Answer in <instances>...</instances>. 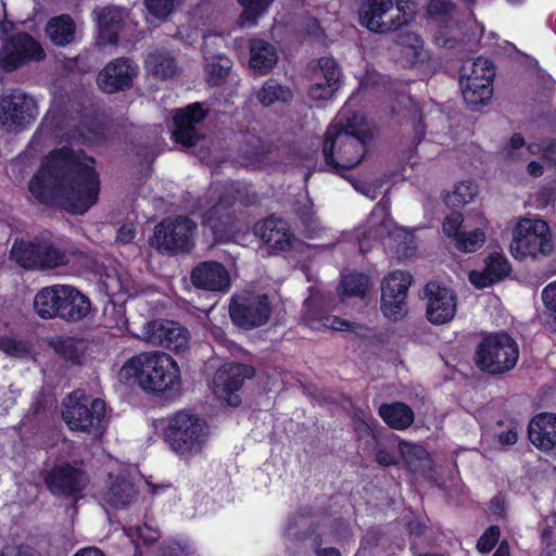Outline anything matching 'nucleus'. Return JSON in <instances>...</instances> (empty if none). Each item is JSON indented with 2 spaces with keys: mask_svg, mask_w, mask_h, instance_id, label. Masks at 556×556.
I'll return each mask as SVG.
<instances>
[{
  "mask_svg": "<svg viewBox=\"0 0 556 556\" xmlns=\"http://www.w3.org/2000/svg\"><path fill=\"white\" fill-rule=\"evenodd\" d=\"M525 146L526 141L523 136L520 132H515L506 143L505 150L507 151L508 154H510V151L518 150Z\"/></svg>",
  "mask_w": 556,
  "mask_h": 556,
  "instance_id": "680f3d73",
  "label": "nucleus"
},
{
  "mask_svg": "<svg viewBox=\"0 0 556 556\" xmlns=\"http://www.w3.org/2000/svg\"><path fill=\"white\" fill-rule=\"evenodd\" d=\"M455 197L462 204H467L473 201L477 194V186L471 181H462L455 186Z\"/></svg>",
  "mask_w": 556,
  "mask_h": 556,
  "instance_id": "864d4df0",
  "label": "nucleus"
},
{
  "mask_svg": "<svg viewBox=\"0 0 556 556\" xmlns=\"http://www.w3.org/2000/svg\"><path fill=\"white\" fill-rule=\"evenodd\" d=\"M301 320L305 326L316 331L327 329L346 331L352 329V323L329 314L324 307L323 300L314 296L304 301Z\"/></svg>",
  "mask_w": 556,
  "mask_h": 556,
  "instance_id": "5701e85b",
  "label": "nucleus"
},
{
  "mask_svg": "<svg viewBox=\"0 0 556 556\" xmlns=\"http://www.w3.org/2000/svg\"><path fill=\"white\" fill-rule=\"evenodd\" d=\"M70 147L53 149L28 184V191L41 204L59 205L83 215L99 200L100 175L92 156Z\"/></svg>",
  "mask_w": 556,
  "mask_h": 556,
  "instance_id": "f257e3e1",
  "label": "nucleus"
},
{
  "mask_svg": "<svg viewBox=\"0 0 556 556\" xmlns=\"http://www.w3.org/2000/svg\"><path fill=\"white\" fill-rule=\"evenodd\" d=\"M485 242V233L481 228L471 231H463L454 241V247L464 253H473L478 251Z\"/></svg>",
  "mask_w": 556,
  "mask_h": 556,
  "instance_id": "37998d69",
  "label": "nucleus"
},
{
  "mask_svg": "<svg viewBox=\"0 0 556 556\" xmlns=\"http://www.w3.org/2000/svg\"><path fill=\"white\" fill-rule=\"evenodd\" d=\"M519 359V345L506 331L485 333L478 343L473 361L485 374L497 376L515 368Z\"/></svg>",
  "mask_w": 556,
  "mask_h": 556,
  "instance_id": "39448f33",
  "label": "nucleus"
},
{
  "mask_svg": "<svg viewBox=\"0 0 556 556\" xmlns=\"http://www.w3.org/2000/svg\"><path fill=\"white\" fill-rule=\"evenodd\" d=\"M51 41L56 46H66L74 40L76 26L67 14L52 17L46 27Z\"/></svg>",
  "mask_w": 556,
  "mask_h": 556,
  "instance_id": "4c0bfd02",
  "label": "nucleus"
},
{
  "mask_svg": "<svg viewBox=\"0 0 556 556\" xmlns=\"http://www.w3.org/2000/svg\"><path fill=\"white\" fill-rule=\"evenodd\" d=\"M501 529L497 525L488 527L477 541V549L481 554H489L498 543Z\"/></svg>",
  "mask_w": 556,
  "mask_h": 556,
  "instance_id": "a18cd8bd",
  "label": "nucleus"
},
{
  "mask_svg": "<svg viewBox=\"0 0 556 556\" xmlns=\"http://www.w3.org/2000/svg\"><path fill=\"white\" fill-rule=\"evenodd\" d=\"M521 429V422L516 418H511L508 422V428L497 433V442L502 446H511L516 444L519 438V430Z\"/></svg>",
  "mask_w": 556,
  "mask_h": 556,
  "instance_id": "3c124183",
  "label": "nucleus"
},
{
  "mask_svg": "<svg viewBox=\"0 0 556 556\" xmlns=\"http://www.w3.org/2000/svg\"><path fill=\"white\" fill-rule=\"evenodd\" d=\"M208 113L210 110L201 102H193L176 109L173 113L172 139L174 142L184 149L194 148L203 138L195 126L202 123Z\"/></svg>",
  "mask_w": 556,
  "mask_h": 556,
  "instance_id": "f3484780",
  "label": "nucleus"
},
{
  "mask_svg": "<svg viewBox=\"0 0 556 556\" xmlns=\"http://www.w3.org/2000/svg\"><path fill=\"white\" fill-rule=\"evenodd\" d=\"M0 351L4 352L10 356H15L26 351L25 344L22 341L13 339L11 337L0 338Z\"/></svg>",
  "mask_w": 556,
  "mask_h": 556,
  "instance_id": "5fc2aeb1",
  "label": "nucleus"
},
{
  "mask_svg": "<svg viewBox=\"0 0 556 556\" xmlns=\"http://www.w3.org/2000/svg\"><path fill=\"white\" fill-rule=\"evenodd\" d=\"M426 317L432 325H444L453 320L458 298L456 292L438 280H430L424 287Z\"/></svg>",
  "mask_w": 556,
  "mask_h": 556,
  "instance_id": "dca6fc26",
  "label": "nucleus"
},
{
  "mask_svg": "<svg viewBox=\"0 0 556 556\" xmlns=\"http://www.w3.org/2000/svg\"><path fill=\"white\" fill-rule=\"evenodd\" d=\"M220 191L232 205L239 202L243 207H251L258 202V195L251 184L231 180L226 182Z\"/></svg>",
  "mask_w": 556,
  "mask_h": 556,
  "instance_id": "e433bc0d",
  "label": "nucleus"
},
{
  "mask_svg": "<svg viewBox=\"0 0 556 556\" xmlns=\"http://www.w3.org/2000/svg\"><path fill=\"white\" fill-rule=\"evenodd\" d=\"M462 92L467 106L476 111L493 96V81H479L460 78Z\"/></svg>",
  "mask_w": 556,
  "mask_h": 556,
  "instance_id": "72a5a7b5",
  "label": "nucleus"
},
{
  "mask_svg": "<svg viewBox=\"0 0 556 556\" xmlns=\"http://www.w3.org/2000/svg\"><path fill=\"white\" fill-rule=\"evenodd\" d=\"M254 232L266 247L277 252H289L294 248L295 235L283 218L270 215L255 224Z\"/></svg>",
  "mask_w": 556,
  "mask_h": 556,
  "instance_id": "4be33fe9",
  "label": "nucleus"
},
{
  "mask_svg": "<svg viewBox=\"0 0 556 556\" xmlns=\"http://www.w3.org/2000/svg\"><path fill=\"white\" fill-rule=\"evenodd\" d=\"M255 369L247 364L230 363L220 367L213 378L214 392L224 399L231 407H238L241 404L239 391L242 389L247 379H252Z\"/></svg>",
  "mask_w": 556,
  "mask_h": 556,
  "instance_id": "6ab92c4d",
  "label": "nucleus"
},
{
  "mask_svg": "<svg viewBox=\"0 0 556 556\" xmlns=\"http://www.w3.org/2000/svg\"><path fill=\"white\" fill-rule=\"evenodd\" d=\"M201 223L210 228L217 242L229 241L239 230V220L235 205L226 201L219 191L216 201L201 215Z\"/></svg>",
  "mask_w": 556,
  "mask_h": 556,
  "instance_id": "a211bd4d",
  "label": "nucleus"
},
{
  "mask_svg": "<svg viewBox=\"0 0 556 556\" xmlns=\"http://www.w3.org/2000/svg\"><path fill=\"white\" fill-rule=\"evenodd\" d=\"M554 243L548 224L542 218H520L513 229L510 253L517 261L548 256Z\"/></svg>",
  "mask_w": 556,
  "mask_h": 556,
  "instance_id": "0eeeda50",
  "label": "nucleus"
},
{
  "mask_svg": "<svg viewBox=\"0 0 556 556\" xmlns=\"http://www.w3.org/2000/svg\"><path fill=\"white\" fill-rule=\"evenodd\" d=\"M146 68L161 79L172 78L177 72V62L173 55L164 50L149 53L144 60Z\"/></svg>",
  "mask_w": 556,
  "mask_h": 556,
  "instance_id": "c9c22d12",
  "label": "nucleus"
},
{
  "mask_svg": "<svg viewBox=\"0 0 556 556\" xmlns=\"http://www.w3.org/2000/svg\"><path fill=\"white\" fill-rule=\"evenodd\" d=\"M463 224L464 215L460 212L453 211L444 218L442 223V231L447 238H451L454 242L464 231L462 229Z\"/></svg>",
  "mask_w": 556,
  "mask_h": 556,
  "instance_id": "49530a36",
  "label": "nucleus"
},
{
  "mask_svg": "<svg viewBox=\"0 0 556 556\" xmlns=\"http://www.w3.org/2000/svg\"><path fill=\"white\" fill-rule=\"evenodd\" d=\"M73 556H105V554L98 547L88 546L78 549Z\"/></svg>",
  "mask_w": 556,
  "mask_h": 556,
  "instance_id": "774afa93",
  "label": "nucleus"
},
{
  "mask_svg": "<svg viewBox=\"0 0 556 556\" xmlns=\"http://www.w3.org/2000/svg\"><path fill=\"white\" fill-rule=\"evenodd\" d=\"M110 485L102 493L103 501L113 508L119 509L128 506L136 497L135 484L124 476L109 473Z\"/></svg>",
  "mask_w": 556,
  "mask_h": 556,
  "instance_id": "c85d7f7f",
  "label": "nucleus"
},
{
  "mask_svg": "<svg viewBox=\"0 0 556 556\" xmlns=\"http://www.w3.org/2000/svg\"><path fill=\"white\" fill-rule=\"evenodd\" d=\"M146 340L153 345L178 353L188 349L189 331L173 320H154L147 326Z\"/></svg>",
  "mask_w": 556,
  "mask_h": 556,
  "instance_id": "412c9836",
  "label": "nucleus"
},
{
  "mask_svg": "<svg viewBox=\"0 0 556 556\" xmlns=\"http://www.w3.org/2000/svg\"><path fill=\"white\" fill-rule=\"evenodd\" d=\"M195 222L188 216L165 218L155 226L154 238L160 249L172 255L188 253L194 248Z\"/></svg>",
  "mask_w": 556,
  "mask_h": 556,
  "instance_id": "9b49d317",
  "label": "nucleus"
},
{
  "mask_svg": "<svg viewBox=\"0 0 556 556\" xmlns=\"http://www.w3.org/2000/svg\"><path fill=\"white\" fill-rule=\"evenodd\" d=\"M121 379L149 395H167L181 384L177 362L166 353L141 352L129 357L119 370Z\"/></svg>",
  "mask_w": 556,
  "mask_h": 556,
  "instance_id": "f03ea898",
  "label": "nucleus"
},
{
  "mask_svg": "<svg viewBox=\"0 0 556 556\" xmlns=\"http://www.w3.org/2000/svg\"><path fill=\"white\" fill-rule=\"evenodd\" d=\"M355 116L345 125H330L325 132L323 142L324 170L348 178L346 172L358 166L367 152L370 132L357 128Z\"/></svg>",
  "mask_w": 556,
  "mask_h": 556,
  "instance_id": "7ed1b4c3",
  "label": "nucleus"
},
{
  "mask_svg": "<svg viewBox=\"0 0 556 556\" xmlns=\"http://www.w3.org/2000/svg\"><path fill=\"white\" fill-rule=\"evenodd\" d=\"M378 413L381 419L394 430H406L415 420L414 410L404 402L383 403L379 406Z\"/></svg>",
  "mask_w": 556,
  "mask_h": 556,
  "instance_id": "473e14b6",
  "label": "nucleus"
},
{
  "mask_svg": "<svg viewBox=\"0 0 556 556\" xmlns=\"http://www.w3.org/2000/svg\"><path fill=\"white\" fill-rule=\"evenodd\" d=\"M190 280L194 288L213 292L227 291L231 283L229 271L217 261L197 264L190 273Z\"/></svg>",
  "mask_w": 556,
  "mask_h": 556,
  "instance_id": "b1692460",
  "label": "nucleus"
},
{
  "mask_svg": "<svg viewBox=\"0 0 556 556\" xmlns=\"http://www.w3.org/2000/svg\"><path fill=\"white\" fill-rule=\"evenodd\" d=\"M372 214L381 215L382 219H384L387 216L390 215V205L389 201H384V199H381L372 210Z\"/></svg>",
  "mask_w": 556,
  "mask_h": 556,
  "instance_id": "338daca9",
  "label": "nucleus"
},
{
  "mask_svg": "<svg viewBox=\"0 0 556 556\" xmlns=\"http://www.w3.org/2000/svg\"><path fill=\"white\" fill-rule=\"evenodd\" d=\"M341 287L344 295L364 298L369 289V277L363 273H350L343 276Z\"/></svg>",
  "mask_w": 556,
  "mask_h": 556,
  "instance_id": "a19ab883",
  "label": "nucleus"
},
{
  "mask_svg": "<svg viewBox=\"0 0 556 556\" xmlns=\"http://www.w3.org/2000/svg\"><path fill=\"white\" fill-rule=\"evenodd\" d=\"M42 480L47 490L54 496L76 498L88 484L87 472L68 462L54 464L42 472Z\"/></svg>",
  "mask_w": 556,
  "mask_h": 556,
  "instance_id": "4468645a",
  "label": "nucleus"
},
{
  "mask_svg": "<svg viewBox=\"0 0 556 556\" xmlns=\"http://www.w3.org/2000/svg\"><path fill=\"white\" fill-rule=\"evenodd\" d=\"M529 440L539 448L551 450L556 445V415L541 413L528 425Z\"/></svg>",
  "mask_w": 556,
  "mask_h": 556,
  "instance_id": "bb28decb",
  "label": "nucleus"
},
{
  "mask_svg": "<svg viewBox=\"0 0 556 556\" xmlns=\"http://www.w3.org/2000/svg\"><path fill=\"white\" fill-rule=\"evenodd\" d=\"M10 253L12 260L25 269H54L68 262L65 251L43 236L15 240Z\"/></svg>",
  "mask_w": 556,
  "mask_h": 556,
  "instance_id": "6e6552de",
  "label": "nucleus"
},
{
  "mask_svg": "<svg viewBox=\"0 0 556 556\" xmlns=\"http://www.w3.org/2000/svg\"><path fill=\"white\" fill-rule=\"evenodd\" d=\"M542 301L548 311L556 313V281L548 283L543 289Z\"/></svg>",
  "mask_w": 556,
  "mask_h": 556,
  "instance_id": "bf43d9fd",
  "label": "nucleus"
},
{
  "mask_svg": "<svg viewBox=\"0 0 556 556\" xmlns=\"http://www.w3.org/2000/svg\"><path fill=\"white\" fill-rule=\"evenodd\" d=\"M147 11L161 20L168 17L175 8V0H143Z\"/></svg>",
  "mask_w": 556,
  "mask_h": 556,
  "instance_id": "8fccbe9b",
  "label": "nucleus"
},
{
  "mask_svg": "<svg viewBox=\"0 0 556 556\" xmlns=\"http://www.w3.org/2000/svg\"><path fill=\"white\" fill-rule=\"evenodd\" d=\"M418 4L413 0H365L359 10V22L368 30L389 34L414 22Z\"/></svg>",
  "mask_w": 556,
  "mask_h": 556,
  "instance_id": "20e7f679",
  "label": "nucleus"
},
{
  "mask_svg": "<svg viewBox=\"0 0 556 556\" xmlns=\"http://www.w3.org/2000/svg\"><path fill=\"white\" fill-rule=\"evenodd\" d=\"M414 142L415 144H419L426 136V124L422 117H419L414 126Z\"/></svg>",
  "mask_w": 556,
  "mask_h": 556,
  "instance_id": "0e129e2a",
  "label": "nucleus"
},
{
  "mask_svg": "<svg viewBox=\"0 0 556 556\" xmlns=\"http://www.w3.org/2000/svg\"><path fill=\"white\" fill-rule=\"evenodd\" d=\"M318 63L324 76V81L339 89L341 72L337 61L332 58H321Z\"/></svg>",
  "mask_w": 556,
  "mask_h": 556,
  "instance_id": "de8ad7c7",
  "label": "nucleus"
},
{
  "mask_svg": "<svg viewBox=\"0 0 556 556\" xmlns=\"http://www.w3.org/2000/svg\"><path fill=\"white\" fill-rule=\"evenodd\" d=\"M273 305L266 293L242 291L232 294L229 316L232 324L242 330H252L266 325L271 316Z\"/></svg>",
  "mask_w": 556,
  "mask_h": 556,
  "instance_id": "1a4fd4ad",
  "label": "nucleus"
},
{
  "mask_svg": "<svg viewBox=\"0 0 556 556\" xmlns=\"http://www.w3.org/2000/svg\"><path fill=\"white\" fill-rule=\"evenodd\" d=\"M452 10L453 3L450 0H430L427 4V13L432 17L444 16Z\"/></svg>",
  "mask_w": 556,
  "mask_h": 556,
  "instance_id": "6e6d98bb",
  "label": "nucleus"
},
{
  "mask_svg": "<svg viewBox=\"0 0 556 556\" xmlns=\"http://www.w3.org/2000/svg\"><path fill=\"white\" fill-rule=\"evenodd\" d=\"M249 48L250 67L260 75L270 73L278 61L277 50L274 45L264 39H252Z\"/></svg>",
  "mask_w": 556,
  "mask_h": 556,
  "instance_id": "7c9ffc66",
  "label": "nucleus"
},
{
  "mask_svg": "<svg viewBox=\"0 0 556 556\" xmlns=\"http://www.w3.org/2000/svg\"><path fill=\"white\" fill-rule=\"evenodd\" d=\"M138 66L129 58L110 61L98 74L97 85L105 93H116L131 88Z\"/></svg>",
  "mask_w": 556,
  "mask_h": 556,
  "instance_id": "aec40b11",
  "label": "nucleus"
},
{
  "mask_svg": "<svg viewBox=\"0 0 556 556\" xmlns=\"http://www.w3.org/2000/svg\"><path fill=\"white\" fill-rule=\"evenodd\" d=\"M36 101L20 88L0 96V126L8 131H22L37 117Z\"/></svg>",
  "mask_w": 556,
  "mask_h": 556,
  "instance_id": "f8f14e48",
  "label": "nucleus"
},
{
  "mask_svg": "<svg viewBox=\"0 0 556 556\" xmlns=\"http://www.w3.org/2000/svg\"><path fill=\"white\" fill-rule=\"evenodd\" d=\"M232 66L229 58L217 54L207 60L205 72L211 86H220L228 76Z\"/></svg>",
  "mask_w": 556,
  "mask_h": 556,
  "instance_id": "ea45409f",
  "label": "nucleus"
},
{
  "mask_svg": "<svg viewBox=\"0 0 556 556\" xmlns=\"http://www.w3.org/2000/svg\"><path fill=\"white\" fill-rule=\"evenodd\" d=\"M99 33V39L104 43L117 45L119 34L125 26V16L122 9L104 7L93 12Z\"/></svg>",
  "mask_w": 556,
  "mask_h": 556,
  "instance_id": "a878e982",
  "label": "nucleus"
},
{
  "mask_svg": "<svg viewBox=\"0 0 556 556\" xmlns=\"http://www.w3.org/2000/svg\"><path fill=\"white\" fill-rule=\"evenodd\" d=\"M413 277L404 270L390 273L381 283V312L393 321L401 320L405 314L408 289Z\"/></svg>",
  "mask_w": 556,
  "mask_h": 556,
  "instance_id": "2eb2a0df",
  "label": "nucleus"
},
{
  "mask_svg": "<svg viewBox=\"0 0 556 556\" xmlns=\"http://www.w3.org/2000/svg\"><path fill=\"white\" fill-rule=\"evenodd\" d=\"M375 460L381 467L396 466L399 460L394 452L379 447L375 453Z\"/></svg>",
  "mask_w": 556,
  "mask_h": 556,
  "instance_id": "13d9d810",
  "label": "nucleus"
},
{
  "mask_svg": "<svg viewBox=\"0 0 556 556\" xmlns=\"http://www.w3.org/2000/svg\"><path fill=\"white\" fill-rule=\"evenodd\" d=\"M64 285L46 287L34 299V309L43 319L60 318Z\"/></svg>",
  "mask_w": 556,
  "mask_h": 556,
  "instance_id": "2f4dec72",
  "label": "nucleus"
},
{
  "mask_svg": "<svg viewBox=\"0 0 556 556\" xmlns=\"http://www.w3.org/2000/svg\"><path fill=\"white\" fill-rule=\"evenodd\" d=\"M46 51L38 39L26 31L10 35L0 48V72L13 73L31 63L46 59Z\"/></svg>",
  "mask_w": 556,
  "mask_h": 556,
  "instance_id": "9d476101",
  "label": "nucleus"
},
{
  "mask_svg": "<svg viewBox=\"0 0 556 556\" xmlns=\"http://www.w3.org/2000/svg\"><path fill=\"white\" fill-rule=\"evenodd\" d=\"M511 271L507 257L500 252H492L484 258L483 270H471L469 281L477 289H484L504 280Z\"/></svg>",
  "mask_w": 556,
  "mask_h": 556,
  "instance_id": "393cba45",
  "label": "nucleus"
},
{
  "mask_svg": "<svg viewBox=\"0 0 556 556\" xmlns=\"http://www.w3.org/2000/svg\"><path fill=\"white\" fill-rule=\"evenodd\" d=\"M243 8L240 14L242 25H255L258 17L263 15L274 0H237Z\"/></svg>",
  "mask_w": 556,
  "mask_h": 556,
  "instance_id": "79ce46f5",
  "label": "nucleus"
},
{
  "mask_svg": "<svg viewBox=\"0 0 556 556\" xmlns=\"http://www.w3.org/2000/svg\"><path fill=\"white\" fill-rule=\"evenodd\" d=\"M463 77L464 79L476 81H493L495 77V66L489 59L479 56L463 64L460 78Z\"/></svg>",
  "mask_w": 556,
  "mask_h": 556,
  "instance_id": "58836bf2",
  "label": "nucleus"
},
{
  "mask_svg": "<svg viewBox=\"0 0 556 556\" xmlns=\"http://www.w3.org/2000/svg\"><path fill=\"white\" fill-rule=\"evenodd\" d=\"M139 538L146 545L153 544L160 538V534L156 530L149 528L147 525L143 527H138L137 529Z\"/></svg>",
  "mask_w": 556,
  "mask_h": 556,
  "instance_id": "052dcab7",
  "label": "nucleus"
},
{
  "mask_svg": "<svg viewBox=\"0 0 556 556\" xmlns=\"http://www.w3.org/2000/svg\"><path fill=\"white\" fill-rule=\"evenodd\" d=\"M48 345L55 355L72 366L84 364L87 345L83 339L68 336H54L48 341Z\"/></svg>",
  "mask_w": 556,
  "mask_h": 556,
  "instance_id": "c756f323",
  "label": "nucleus"
},
{
  "mask_svg": "<svg viewBox=\"0 0 556 556\" xmlns=\"http://www.w3.org/2000/svg\"><path fill=\"white\" fill-rule=\"evenodd\" d=\"M339 89L331 84L326 81L316 83L311 85L308 89V96L314 100H328L330 99Z\"/></svg>",
  "mask_w": 556,
  "mask_h": 556,
  "instance_id": "603ef678",
  "label": "nucleus"
},
{
  "mask_svg": "<svg viewBox=\"0 0 556 556\" xmlns=\"http://www.w3.org/2000/svg\"><path fill=\"white\" fill-rule=\"evenodd\" d=\"M256 100L264 108L273 105L275 102L288 104L293 99L292 90L275 78L267 79L255 93Z\"/></svg>",
  "mask_w": 556,
  "mask_h": 556,
  "instance_id": "f704fd0d",
  "label": "nucleus"
},
{
  "mask_svg": "<svg viewBox=\"0 0 556 556\" xmlns=\"http://www.w3.org/2000/svg\"><path fill=\"white\" fill-rule=\"evenodd\" d=\"M16 556H43V554L29 544H18L16 545Z\"/></svg>",
  "mask_w": 556,
  "mask_h": 556,
  "instance_id": "e2e57ef3",
  "label": "nucleus"
},
{
  "mask_svg": "<svg viewBox=\"0 0 556 556\" xmlns=\"http://www.w3.org/2000/svg\"><path fill=\"white\" fill-rule=\"evenodd\" d=\"M207 424L198 415L185 409L168 417L164 440L181 457L199 453L206 440Z\"/></svg>",
  "mask_w": 556,
  "mask_h": 556,
  "instance_id": "423d86ee",
  "label": "nucleus"
},
{
  "mask_svg": "<svg viewBox=\"0 0 556 556\" xmlns=\"http://www.w3.org/2000/svg\"><path fill=\"white\" fill-rule=\"evenodd\" d=\"M189 554V546L176 541L161 546L159 552V556H188Z\"/></svg>",
  "mask_w": 556,
  "mask_h": 556,
  "instance_id": "4d7b16f0",
  "label": "nucleus"
},
{
  "mask_svg": "<svg viewBox=\"0 0 556 556\" xmlns=\"http://www.w3.org/2000/svg\"><path fill=\"white\" fill-rule=\"evenodd\" d=\"M405 529L409 536V551L416 554V552H418L417 540L425 535L428 526L425 520L414 518L406 522Z\"/></svg>",
  "mask_w": 556,
  "mask_h": 556,
  "instance_id": "09e8293b",
  "label": "nucleus"
},
{
  "mask_svg": "<svg viewBox=\"0 0 556 556\" xmlns=\"http://www.w3.org/2000/svg\"><path fill=\"white\" fill-rule=\"evenodd\" d=\"M135 235H136V231L131 227H129L127 225H123L117 230V240H119L121 242H124V243H128L135 238Z\"/></svg>",
  "mask_w": 556,
  "mask_h": 556,
  "instance_id": "69168bd1",
  "label": "nucleus"
},
{
  "mask_svg": "<svg viewBox=\"0 0 556 556\" xmlns=\"http://www.w3.org/2000/svg\"><path fill=\"white\" fill-rule=\"evenodd\" d=\"M60 318L67 323L85 319L91 311V301L78 289L64 285Z\"/></svg>",
  "mask_w": 556,
  "mask_h": 556,
  "instance_id": "cd10ccee",
  "label": "nucleus"
},
{
  "mask_svg": "<svg viewBox=\"0 0 556 556\" xmlns=\"http://www.w3.org/2000/svg\"><path fill=\"white\" fill-rule=\"evenodd\" d=\"M399 452L408 466L422 462L428 457V452L424 446L405 441L399 443Z\"/></svg>",
  "mask_w": 556,
  "mask_h": 556,
  "instance_id": "c03bdc74",
  "label": "nucleus"
},
{
  "mask_svg": "<svg viewBox=\"0 0 556 556\" xmlns=\"http://www.w3.org/2000/svg\"><path fill=\"white\" fill-rule=\"evenodd\" d=\"M105 402L83 396L63 412V419L70 430L88 434H102L105 430Z\"/></svg>",
  "mask_w": 556,
  "mask_h": 556,
  "instance_id": "ddd939ff",
  "label": "nucleus"
}]
</instances>
